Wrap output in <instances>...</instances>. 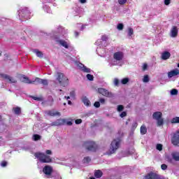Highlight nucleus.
Returning <instances> with one entry per match:
<instances>
[{
	"label": "nucleus",
	"instance_id": "1",
	"mask_svg": "<svg viewBox=\"0 0 179 179\" xmlns=\"http://www.w3.org/2000/svg\"><path fill=\"white\" fill-rule=\"evenodd\" d=\"M34 156L38 159L41 163H51V162H52L51 157L42 152H36Z\"/></svg>",
	"mask_w": 179,
	"mask_h": 179
},
{
	"label": "nucleus",
	"instance_id": "2",
	"mask_svg": "<svg viewBox=\"0 0 179 179\" xmlns=\"http://www.w3.org/2000/svg\"><path fill=\"white\" fill-rule=\"evenodd\" d=\"M84 147L88 152H96L97 150V144L94 141H85Z\"/></svg>",
	"mask_w": 179,
	"mask_h": 179
},
{
	"label": "nucleus",
	"instance_id": "3",
	"mask_svg": "<svg viewBox=\"0 0 179 179\" xmlns=\"http://www.w3.org/2000/svg\"><path fill=\"white\" fill-rule=\"evenodd\" d=\"M121 143V140L118 138L117 140L114 139L111 144L109 149L110 155H113V153H115L117 149L120 148V144Z\"/></svg>",
	"mask_w": 179,
	"mask_h": 179
},
{
	"label": "nucleus",
	"instance_id": "4",
	"mask_svg": "<svg viewBox=\"0 0 179 179\" xmlns=\"http://www.w3.org/2000/svg\"><path fill=\"white\" fill-rule=\"evenodd\" d=\"M57 80L60 85V86H62L63 87H65L66 86H68V82L69 80L64 73H57Z\"/></svg>",
	"mask_w": 179,
	"mask_h": 179
},
{
	"label": "nucleus",
	"instance_id": "5",
	"mask_svg": "<svg viewBox=\"0 0 179 179\" xmlns=\"http://www.w3.org/2000/svg\"><path fill=\"white\" fill-rule=\"evenodd\" d=\"M162 117H163V113H154L152 115V118L157 120L158 127H162L164 124V120Z\"/></svg>",
	"mask_w": 179,
	"mask_h": 179
},
{
	"label": "nucleus",
	"instance_id": "6",
	"mask_svg": "<svg viewBox=\"0 0 179 179\" xmlns=\"http://www.w3.org/2000/svg\"><path fill=\"white\" fill-rule=\"evenodd\" d=\"M143 179H169V178H165L164 176H160V175L151 171L148 173L147 175H145L143 177Z\"/></svg>",
	"mask_w": 179,
	"mask_h": 179
},
{
	"label": "nucleus",
	"instance_id": "7",
	"mask_svg": "<svg viewBox=\"0 0 179 179\" xmlns=\"http://www.w3.org/2000/svg\"><path fill=\"white\" fill-rule=\"evenodd\" d=\"M0 77L2 79L7 80V82H8V83H17V80H16V79H15L13 77L10 76L8 74L0 73Z\"/></svg>",
	"mask_w": 179,
	"mask_h": 179
},
{
	"label": "nucleus",
	"instance_id": "8",
	"mask_svg": "<svg viewBox=\"0 0 179 179\" xmlns=\"http://www.w3.org/2000/svg\"><path fill=\"white\" fill-rule=\"evenodd\" d=\"M98 92L99 94H102V96H104L105 97H114V94L104 88H99Z\"/></svg>",
	"mask_w": 179,
	"mask_h": 179
},
{
	"label": "nucleus",
	"instance_id": "9",
	"mask_svg": "<svg viewBox=\"0 0 179 179\" xmlns=\"http://www.w3.org/2000/svg\"><path fill=\"white\" fill-rule=\"evenodd\" d=\"M171 142L174 146H178L179 145V130L174 133L173 136L171 138Z\"/></svg>",
	"mask_w": 179,
	"mask_h": 179
},
{
	"label": "nucleus",
	"instance_id": "10",
	"mask_svg": "<svg viewBox=\"0 0 179 179\" xmlns=\"http://www.w3.org/2000/svg\"><path fill=\"white\" fill-rule=\"evenodd\" d=\"M20 80L21 82H23V83H27L28 85H34L36 83L35 80H30V79L24 75L21 76Z\"/></svg>",
	"mask_w": 179,
	"mask_h": 179
},
{
	"label": "nucleus",
	"instance_id": "11",
	"mask_svg": "<svg viewBox=\"0 0 179 179\" xmlns=\"http://www.w3.org/2000/svg\"><path fill=\"white\" fill-rule=\"evenodd\" d=\"M113 59L115 61H122L124 59V52L121 51L115 52L113 54Z\"/></svg>",
	"mask_w": 179,
	"mask_h": 179
},
{
	"label": "nucleus",
	"instance_id": "12",
	"mask_svg": "<svg viewBox=\"0 0 179 179\" xmlns=\"http://www.w3.org/2000/svg\"><path fill=\"white\" fill-rule=\"evenodd\" d=\"M21 16L24 17V19H26L27 20H29L30 19V11L27 10V8L21 10V13H20Z\"/></svg>",
	"mask_w": 179,
	"mask_h": 179
},
{
	"label": "nucleus",
	"instance_id": "13",
	"mask_svg": "<svg viewBox=\"0 0 179 179\" xmlns=\"http://www.w3.org/2000/svg\"><path fill=\"white\" fill-rule=\"evenodd\" d=\"M34 85H43V86H48V80L36 78Z\"/></svg>",
	"mask_w": 179,
	"mask_h": 179
},
{
	"label": "nucleus",
	"instance_id": "14",
	"mask_svg": "<svg viewBox=\"0 0 179 179\" xmlns=\"http://www.w3.org/2000/svg\"><path fill=\"white\" fill-rule=\"evenodd\" d=\"M66 124V119H58L55 122H53L52 123V125H54L55 127H59L61 125H65Z\"/></svg>",
	"mask_w": 179,
	"mask_h": 179
},
{
	"label": "nucleus",
	"instance_id": "15",
	"mask_svg": "<svg viewBox=\"0 0 179 179\" xmlns=\"http://www.w3.org/2000/svg\"><path fill=\"white\" fill-rule=\"evenodd\" d=\"M43 172L46 176H51V174H52V167L50 166H45L43 169Z\"/></svg>",
	"mask_w": 179,
	"mask_h": 179
},
{
	"label": "nucleus",
	"instance_id": "16",
	"mask_svg": "<svg viewBox=\"0 0 179 179\" xmlns=\"http://www.w3.org/2000/svg\"><path fill=\"white\" fill-rule=\"evenodd\" d=\"M171 37H177L178 36V29L177 27L173 26L171 30Z\"/></svg>",
	"mask_w": 179,
	"mask_h": 179
},
{
	"label": "nucleus",
	"instance_id": "17",
	"mask_svg": "<svg viewBox=\"0 0 179 179\" xmlns=\"http://www.w3.org/2000/svg\"><path fill=\"white\" fill-rule=\"evenodd\" d=\"M177 75H179L178 70H172L168 73L169 78H173V76H177Z\"/></svg>",
	"mask_w": 179,
	"mask_h": 179
},
{
	"label": "nucleus",
	"instance_id": "18",
	"mask_svg": "<svg viewBox=\"0 0 179 179\" xmlns=\"http://www.w3.org/2000/svg\"><path fill=\"white\" fill-rule=\"evenodd\" d=\"M82 101L85 104V106H87V107H89V106L92 105L90 100L87 99V96H83Z\"/></svg>",
	"mask_w": 179,
	"mask_h": 179
},
{
	"label": "nucleus",
	"instance_id": "19",
	"mask_svg": "<svg viewBox=\"0 0 179 179\" xmlns=\"http://www.w3.org/2000/svg\"><path fill=\"white\" fill-rule=\"evenodd\" d=\"M170 57H171V54H170V52H164L162 55V59L166 61V59H169Z\"/></svg>",
	"mask_w": 179,
	"mask_h": 179
},
{
	"label": "nucleus",
	"instance_id": "20",
	"mask_svg": "<svg viewBox=\"0 0 179 179\" xmlns=\"http://www.w3.org/2000/svg\"><path fill=\"white\" fill-rule=\"evenodd\" d=\"M79 68H80V69H81V71H83V72H85L86 73H90V69L84 66L83 64H80Z\"/></svg>",
	"mask_w": 179,
	"mask_h": 179
},
{
	"label": "nucleus",
	"instance_id": "21",
	"mask_svg": "<svg viewBox=\"0 0 179 179\" xmlns=\"http://www.w3.org/2000/svg\"><path fill=\"white\" fill-rule=\"evenodd\" d=\"M140 132L141 135H145L148 132V129L146 128V126L145 124H143L140 128Z\"/></svg>",
	"mask_w": 179,
	"mask_h": 179
},
{
	"label": "nucleus",
	"instance_id": "22",
	"mask_svg": "<svg viewBox=\"0 0 179 179\" xmlns=\"http://www.w3.org/2000/svg\"><path fill=\"white\" fill-rule=\"evenodd\" d=\"M94 177L96 178H101L103 177V172L101 170H97L94 172Z\"/></svg>",
	"mask_w": 179,
	"mask_h": 179
},
{
	"label": "nucleus",
	"instance_id": "23",
	"mask_svg": "<svg viewBox=\"0 0 179 179\" xmlns=\"http://www.w3.org/2000/svg\"><path fill=\"white\" fill-rule=\"evenodd\" d=\"M58 43H59V44L62 45V47H64V48H69V45H68V43H66V41L59 40L58 41Z\"/></svg>",
	"mask_w": 179,
	"mask_h": 179
},
{
	"label": "nucleus",
	"instance_id": "24",
	"mask_svg": "<svg viewBox=\"0 0 179 179\" xmlns=\"http://www.w3.org/2000/svg\"><path fill=\"white\" fill-rule=\"evenodd\" d=\"M171 155H172V157L175 162H179V153L178 152H173Z\"/></svg>",
	"mask_w": 179,
	"mask_h": 179
},
{
	"label": "nucleus",
	"instance_id": "25",
	"mask_svg": "<svg viewBox=\"0 0 179 179\" xmlns=\"http://www.w3.org/2000/svg\"><path fill=\"white\" fill-rule=\"evenodd\" d=\"M34 52H35V54L36 55V57H38L39 58H43V52L38 50H35Z\"/></svg>",
	"mask_w": 179,
	"mask_h": 179
},
{
	"label": "nucleus",
	"instance_id": "26",
	"mask_svg": "<svg viewBox=\"0 0 179 179\" xmlns=\"http://www.w3.org/2000/svg\"><path fill=\"white\" fill-rule=\"evenodd\" d=\"M171 124H179V117H176L171 119Z\"/></svg>",
	"mask_w": 179,
	"mask_h": 179
},
{
	"label": "nucleus",
	"instance_id": "27",
	"mask_svg": "<svg viewBox=\"0 0 179 179\" xmlns=\"http://www.w3.org/2000/svg\"><path fill=\"white\" fill-rule=\"evenodd\" d=\"M31 97L33 99V100H35L36 101H43V97L42 96H31Z\"/></svg>",
	"mask_w": 179,
	"mask_h": 179
},
{
	"label": "nucleus",
	"instance_id": "28",
	"mask_svg": "<svg viewBox=\"0 0 179 179\" xmlns=\"http://www.w3.org/2000/svg\"><path fill=\"white\" fill-rule=\"evenodd\" d=\"M13 111L14 113H22V108H20L19 106H17L13 108Z\"/></svg>",
	"mask_w": 179,
	"mask_h": 179
},
{
	"label": "nucleus",
	"instance_id": "29",
	"mask_svg": "<svg viewBox=\"0 0 179 179\" xmlns=\"http://www.w3.org/2000/svg\"><path fill=\"white\" fill-rule=\"evenodd\" d=\"M33 139L35 141H40V139H41V136H40L38 134H34L33 136Z\"/></svg>",
	"mask_w": 179,
	"mask_h": 179
},
{
	"label": "nucleus",
	"instance_id": "30",
	"mask_svg": "<svg viewBox=\"0 0 179 179\" xmlns=\"http://www.w3.org/2000/svg\"><path fill=\"white\" fill-rule=\"evenodd\" d=\"M171 96H177V94H178V90H177L176 89L171 90Z\"/></svg>",
	"mask_w": 179,
	"mask_h": 179
},
{
	"label": "nucleus",
	"instance_id": "31",
	"mask_svg": "<svg viewBox=\"0 0 179 179\" xmlns=\"http://www.w3.org/2000/svg\"><path fill=\"white\" fill-rule=\"evenodd\" d=\"M128 82H129V78H123L121 80L122 85H127V83H128Z\"/></svg>",
	"mask_w": 179,
	"mask_h": 179
},
{
	"label": "nucleus",
	"instance_id": "32",
	"mask_svg": "<svg viewBox=\"0 0 179 179\" xmlns=\"http://www.w3.org/2000/svg\"><path fill=\"white\" fill-rule=\"evenodd\" d=\"M92 161V159H90V157H85L83 159V163H90Z\"/></svg>",
	"mask_w": 179,
	"mask_h": 179
},
{
	"label": "nucleus",
	"instance_id": "33",
	"mask_svg": "<svg viewBox=\"0 0 179 179\" xmlns=\"http://www.w3.org/2000/svg\"><path fill=\"white\" fill-rule=\"evenodd\" d=\"M132 34H134V29H132L131 27H129L128 28V36H129V37H131V36H132Z\"/></svg>",
	"mask_w": 179,
	"mask_h": 179
},
{
	"label": "nucleus",
	"instance_id": "34",
	"mask_svg": "<svg viewBox=\"0 0 179 179\" xmlns=\"http://www.w3.org/2000/svg\"><path fill=\"white\" fill-rule=\"evenodd\" d=\"M143 82H144V83H148V82H149V76L148 75L144 76L143 78Z\"/></svg>",
	"mask_w": 179,
	"mask_h": 179
},
{
	"label": "nucleus",
	"instance_id": "35",
	"mask_svg": "<svg viewBox=\"0 0 179 179\" xmlns=\"http://www.w3.org/2000/svg\"><path fill=\"white\" fill-rule=\"evenodd\" d=\"M124 110V106L122 105H118L117 106V111L118 113H121V111Z\"/></svg>",
	"mask_w": 179,
	"mask_h": 179
},
{
	"label": "nucleus",
	"instance_id": "36",
	"mask_svg": "<svg viewBox=\"0 0 179 179\" xmlns=\"http://www.w3.org/2000/svg\"><path fill=\"white\" fill-rule=\"evenodd\" d=\"M137 127H138V122H134L131 127L132 131H135V129H136Z\"/></svg>",
	"mask_w": 179,
	"mask_h": 179
},
{
	"label": "nucleus",
	"instance_id": "37",
	"mask_svg": "<svg viewBox=\"0 0 179 179\" xmlns=\"http://www.w3.org/2000/svg\"><path fill=\"white\" fill-rule=\"evenodd\" d=\"M156 148L157 150H159V152H162V150H163V145L162 144H157Z\"/></svg>",
	"mask_w": 179,
	"mask_h": 179
},
{
	"label": "nucleus",
	"instance_id": "38",
	"mask_svg": "<svg viewBox=\"0 0 179 179\" xmlns=\"http://www.w3.org/2000/svg\"><path fill=\"white\" fill-rule=\"evenodd\" d=\"M87 79L92 81L94 79V77L92 74H87Z\"/></svg>",
	"mask_w": 179,
	"mask_h": 179
},
{
	"label": "nucleus",
	"instance_id": "39",
	"mask_svg": "<svg viewBox=\"0 0 179 179\" xmlns=\"http://www.w3.org/2000/svg\"><path fill=\"white\" fill-rule=\"evenodd\" d=\"M117 30H123L124 24H122V23L118 24L117 27Z\"/></svg>",
	"mask_w": 179,
	"mask_h": 179
},
{
	"label": "nucleus",
	"instance_id": "40",
	"mask_svg": "<svg viewBox=\"0 0 179 179\" xmlns=\"http://www.w3.org/2000/svg\"><path fill=\"white\" fill-rule=\"evenodd\" d=\"M118 3L120 5H125V3H127V0H118Z\"/></svg>",
	"mask_w": 179,
	"mask_h": 179
},
{
	"label": "nucleus",
	"instance_id": "41",
	"mask_svg": "<svg viewBox=\"0 0 179 179\" xmlns=\"http://www.w3.org/2000/svg\"><path fill=\"white\" fill-rule=\"evenodd\" d=\"M114 85H115V86H119L120 85V80H118V78L115 79Z\"/></svg>",
	"mask_w": 179,
	"mask_h": 179
},
{
	"label": "nucleus",
	"instance_id": "42",
	"mask_svg": "<svg viewBox=\"0 0 179 179\" xmlns=\"http://www.w3.org/2000/svg\"><path fill=\"white\" fill-rule=\"evenodd\" d=\"M75 123L76 124V125H79V124H82V119L76 120Z\"/></svg>",
	"mask_w": 179,
	"mask_h": 179
},
{
	"label": "nucleus",
	"instance_id": "43",
	"mask_svg": "<svg viewBox=\"0 0 179 179\" xmlns=\"http://www.w3.org/2000/svg\"><path fill=\"white\" fill-rule=\"evenodd\" d=\"M94 107H96V108H99V107H100V102L99 101H96L94 103Z\"/></svg>",
	"mask_w": 179,
	"mask_h": 179
},
{
	"label": "nucleus",
	"instance_id": "44",
	"mask_svg": "<svg viewBox=\"0 0 179 179\" xmlns=\"http://www.w3.org/2000/svg\"><path fill=\"white\" fill-rule=\"evenodd\" d=\"M7 165L8 162H6V161H3L1 164V167H6Z\"/></svg>",
	"mask_w": 179,
	"mask_h": 179
},
{
	"label": "nucleus",
	"instance_id": "45",
	"mask_svg": "<svg viewBox=\"0 0 179 179\" xmlns=\"http://www.w3.org/2000/svg\"><path fill=\"white\" fill-rule=\"evenodd\" d=\"M162 170H167V166L165 164L161 165Z\"/></svg>",
	"mask_w": 179,
	"mask_h": 179
},
{
	"label": "nucleus",
	"instance_id": "46",
	"mask_svg": "<svg viewBox=\"0 0 179 179\" xmlns=\"http://www.w3.org/2000/svg\"><path fill=\"white\" fill-rule=\"evenodd\" d=\"M73 123L71 121H66V123H65V125H69V127H71V125H72Z\"/></svg>",
	"mask_w": 179,
	"mask_h": 179
},
{
	"label": "nucleus",
	"instance_id": "47",
	"mask_svg": "<svg viewBox=\"0 0 179 179\" xmlns=\"http://www.w3.org/2000/svg\"><path fill=\"white\" fill-rule=\"evenodd\" d=\"M171 0H164V5H170Z\"/></svg>",
	"mask_w": 179,
	"mask_h": 179
},
{
	"label": "nucleus",
	"instance_id": "48",
	"mask_svg": "<svg viewBox=\"0 0 179 179\" xmlns=\"http://www.w3.org/2000/svg\"><path fill=\"white\" fill-rule=\"evenodd\" d=\"M70 96H71V97H75V96H76L75 91H71L70 92Z\"/></svg>",
	"mask_w": 179,
	"mask_h": 179
},
{
	"label": "nucleus",
	"instance_id": "49",
	"mask_svg": "<svg viewBox=\"0 0 179 179\" xmlns=\"http://www.w3.org/2000/svg\"><path fill=\"white\" fill-rule=\"evenodd\" d=\"M99 102L101 103V104H104V103H106V99L101 98L99 99Z\"/></svg>",
	"mask_w": 179,
	"mask_h": 179
},
{
	"label": "nucleus",
	"instance_id": "50",
	"mask_svg": "<svg viewBox=\"0 0 179 179\" xmlns=\"http://www.w3.org/2000/svg\"><path fill=\"white\" fill-rule=\"evenodd\" d=\"M120 116L121 118H124V117H127V113H122Z\"/></svg>",
	"mask_w": 179,
	"mask_h": 179
},
{
	"label": "nucleus",
	"instance_id": "51",
	"mask_svg": "<svg viewBox=\"0 0 179 179\" xmlns=\"http://www.w3.org/2000/svg\"><path fill=\"white\" fill-rule=\"evenodd\" d=\"M101 40H102V41H107L108 38H107V36H103L101 37Z\"/></svg>",
	"mask_w": 179,
	"mask_h": 179
},
{
	"label": "nucleus",
	"instance_id": "52",
	"mask_svg": "<svg viewBox=\"0 0 179 179\" xmlns=\"http://www.w3.org/2000/svg\"><path fill=\"white\" fill-rule=\"evenodd\" d=\"M148 69V64H144L143 66V71H146Z\"/></svg>",
	"mask_w": 179,
	"mask_h": 179
},
{
	"label": "nucleus",
	"instance_id": "53",
	"mask_svg": "<svg viewBox=\"0 0 179 179\" xmlns=\"http://www.w3.org/2000/svg\"><path fill=\"white\" fill-rule=\"evenodd\" d=\"M46 155H52L51 150H47L45 152Z\"/></svg>",
	"mask_w": 179,
	"mask_h": 179
},
{
	"label": "nucleus",
	"instance_id": "54",
	"mask_svg": "<svg viewBox=\"0 0 179 179\" xmlns=\"http://www.w3.org/2000/svg\"><path fill=\"white\" fill-rule=\"evenodd\" d=\"M48 115H58V114H59V113H48Z\"/></svg>",
	"mask_w": 179,
	"mask_h": 179
},
{
	"label": "nucleus",
	"instance_id": "55",
	"mask_svg": "<svg viewBox=\"0 0 179 179\" xmlns=\"http://www.w3.org/2000/svg\"><path fill=\"white\" fill-rule=\"evenodd\" d=\"M81 3H86V0H80Z\"/></svg>",
	"mask_w": 179,
	"mask_h": 179
},
{
	"label": "nucleus",
	"instance_id": "56",
	"mask_svg": "<svg viewBox=\"0 0 179 179\" xmlns=\"http://www.w3.org/2000/svg\"><path fill=\"white\" fill-rule=\"evenodd\" d=\"M75 34H76V37H78V36H79V32L76 31V32H75Z\"/></svg>",
	"mask_w": 179,
	"mask_h": 179
},
{
	"label": "nucleus",
	"instance_id": "57",
	"mask_svg": "<svg viewBox=\"0 0 179 179\" xmlns=\"http://www.w3.org/2000/svg\"><path fill=\"white\" fill-rule=\"evenodd\" d=\"M64 99H66V100H69V99H71V96H64Z\"/></svg>",
	"mask_w": 179,
	"mask_h": 179
},
{
	"label": "nucleus",
	"instance_id": "58",
	"mask_svg": "<svg viewBox=\"0 0 179 179\" xmlns=\"http://www.w3.org/2000/svg\"><path fill=\"white\" fill-rule=\"evenodd\" d=\"M68 104H69V105L72 104V101H68Z\"/></svg>",
	"mask_w": 179,
	"mask_h": 179
},
{
	"label": "nucleus",
	"instance_id": "59",
	"mask_svg": "<svg viewBox=\"0 0 179 179\" xmlns=\"http://www.w3.org/2000/svg\"><path fill=\"white\" fill-rule=\"evenodd\" d=\"M2 121V116L0 115V122Z\"/></svg>",
	"mask_w": 179,
	"mask_h": 179
},
{
	"label": "nucleus",
	"instance_id": "60",
	"mask_svg": "<svg viewBox=\"0 0 179 179\" xmlns=\"http://www.w3.org/2000/svg\"><path fill=\"white\" fill-rule=\"evenodd\" d=\"M2 56V52H0V57Z\"/></svg>",
	"mask_w": 179,
	"mask_h": 179
},
{
	"label": "nucleus",
	"instance_id": "61",
	"mask_svg": "<svg viewBox=\"0 0 179 179\" xmlns=\"http://www.w3.org/2000/svg\"><path fill=\"white\" fill-rule=\"evenodd\" d=\"M90 179H95L94 177L90 178Z\"/></svg>",
	"mask_w": 179,
	"mask_h": 179
},
{
	"label": "nucleus",
	"instance_id": "62",
	"mask_svg": "<svg viewBox=\"0 0 179 179\" xmlns=\"http://www.w3.org/2000/svg\"><path fill=\"white\" fill-rule=\"evenodd\" d=\"M82 29H85V27L82 26Z\"/></svg>",
	"mask_w": 179,
	"mask_h": 179
},
{
	"label": "nucleus",
	"instance_id": "63",
	"mask_svg": "<svg viewBox=\"0 0 179 179\" xmlns=\"http://www.w3.org/2000/svg\"><path fill=\"white\" fill-rule=\"evenodd\" d=\"M15 114H17V115H19L20 113H16Z\"/></svg>",
	"mask_w": 179,
	"mask_h": 179
},
{
	"label": "nucleus",
	"instance_id": "64",
	"mask_svg": "<svg viewBox=\"0 0 179 179\" xmlns=\"http://www.w3.org/2000/svg\"><path fill=\"white\" fill-rule=\"evenodd\" d=\"M48 113H51V110H50Z\"/></svg>",
	"mask_w": 179,
	"mask_h": 179
}]
</instances>
